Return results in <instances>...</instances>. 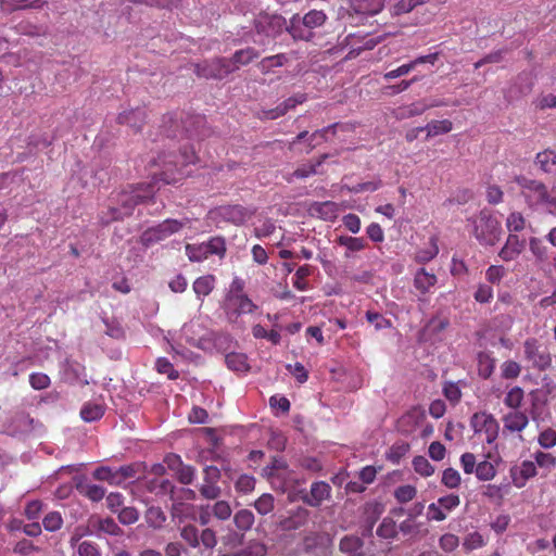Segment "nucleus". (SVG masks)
Listing matches in <instances>:
<instances>
[{
    "label": "nucleus",
    "instance_id": "4468645a",
    "mask_svg": "<svg viewBox=\"0 0 556 556\" xmlns=\"http://www.w3.org/2000/svg\"><path fill=\"white\" fill-rule=\"evenodd\" d=\"M257 306L244 293H229L226 299V311L229 317L241 314H251Z\"/></svg>",
    "mask_w": 556,
    "mask_h": 556
},
{
    "label": "nucleus",
    "instance_id": "9d476101",
    "mask_svg": "<svg viewBox=\"0 0 556 556\" xmlns=\"http://www.w3.org/2000/svg\"><path fill=\"white\" fill-rule=\"evenodd\" d=\"M525 358L531 366L539 370L544 371L552 365V357L549 353L542 350V346L536 338H528L523 342Z\"/></svg>",
    "mask_w": 556,
    "mask_h": 556
},
{
    "label": "nucleus",
    "instance_id": "3c124183",
    "mask_svg": "<svg viewBox=\"0 0 556 556\" xmlns=\"http://www.w3.org/2000/svg\"><path fill=\"white\" fill-rule=\"evenodd\" d=\"M414 470L421 477H430L434 473V467L425 456H415L413 458Z\"/></svg>",
    "mask_w": 556,
    "mask_h": 556
},
{
    "label": "nucleus",
    "instance_id": "f3484780",
    "mask_svg": "<svg viewBox=\"0 0 556 556\" xmlns=\"http://www.w3.org/2000/svg\"><path fill=\"white\" fill-rule=\"evenodd\" d=\"M525 245V240L520 239L519 236L509 233L504 247L498 252V256L505 262L513 261L521 254Z\"/></svg>",
    "mask_w": 556,
    "mask_h": 556
},
{
    "label": "nucleus",
    "instance_id": "338daca9",
    "mask_svg": "<svg viewBox=\"0 0 556 556\" xmlns=\"http://www.w3.org/2000/svg\"><path fill=\"white\" fill-rule=\"evenodd\" d=\"M539 444L543 448H552L556 445V431L552 428L543 430L538 438Z\"/></svg>",
    "mask_w": 556,
    "mask_h": 556
},
{
    "label": "nucleus",
    "instance_id": "c756f323",
    "mask_svg": "<svg viewBox=\"0 0 556 556\" xmlns=\"http://www.w3.org/2000/svg\"><path fill=\"white\" fill-rule=\"evenodd\" d=\"M225 363L227 367L237 372H247L250 369L248 357L243 353L231 352L226 354Z\"/></svg>",
    "mask_w": 556,
    "mask_h": 556
},
{
    "label": "nucleus",
    "instance_id": "1a4fd4ad",
    "mask_svg": "<svg viewBox=\"0 0 556 556\" xmlns=\"http://www.w3.org/2000/svg\"><path fill=\"white\" fill-rule=\"evenodd\" d=\"M287 27L286 18L278 14H260L254 20L255 31L266 38H277Z\"/></svg>",
    "mask_w": 556,
    "mask_h": 556
},
{
    "label": "nucleus",
    "instance_id": "13d9d810",
    "mask_svg": "<svg viewBox=\"0 0 556 556\" xmlns=\"http://www.w3.org/2000/svg\"><path fill=\"white\" fill-rule=\"evenodd\" d=\"M496 475V469L492 463L483 460L476 467V476L479 480L489 481L492 480Z\"/></svg>",
    "mask_w": 556,
    "mask_h": 556
},
{
    "label": "nucleus",
    "instance_id": "774afa93",
    "mask_svg": "<svg viewBox=\"0 0 556 556\" xmlns=\"http://www.w3.org/2000/svg\"><path fill=\"white\" fill-rule=\"evenodd\" d=\"M267 548L263 543L251 542L245 546L238 556H265Z\"/></svg>",
    "mask_w": 556,
    "mask_h": 556
},
{
    "label": "nucleus",
    "instance_id": "b1692460",
    "mask_svg": "<svg viewBox=\"0 0 556 556\" xmlns=\"http://www.w3.org/2000/svg\"><path fill=\"white\" fill-rule=\"evenodd\" d=\"M216 277L214 275L207 274L201 277H198L193 283L192 289L195 293L197 298L203 302V299L212 293L215 289Z\"/></svg>",
    "mask_w": 556,
    "mask_h": 556
},
{
    "label": "nucleus",
    "instance_id": "bf43d9fd",
    "mask_svg": "<svg viewBox=\"0 0 556 556\" xmlns=\"http://www.w3.org/2000/svg\"><path fill=\"white\" fill-rule=\"evenodd\" d=\"M441 482L448 489H456L460 485L462 478L456 469L446 468L443 470Z\"/></svg>",
    "mask_w": 556,
    "mask_h": 556
},
{
    "label": "nucleus",
    "instance_id": "ddd939ff",
    "mask_svg": "<svg viewBox=\"0 0 556 556\" xmlns=\"http://www.w3.org/2000/svg\"><path fill=\"white\" fill-rule=\"evenodd\" d=\"M459 504L460 498L457 494L441 496L435 503L428 505L427 519L429 521H443L452 510L459 506Z\"/></svg>",
    "mask_w": 556,
    "mask_h": 556
},
{
    "label": "nucleus",
    "instance_id": "412c9836",
    "mask_svg": "<svg viewBox=\"0 0 556 556\" xmlns=\"http://www.w3.org/2000/svg\"><path fill=\"white\" fill-rule=\"evenodd\" d=\"M117 121L119 124H125L134 128L135 131H140L146 121V111L143 109H135L122 112Z\"/></svg>",
    "mask_w": 556,
    "mask_h": 556
},
{
    "label": "nucleus",
    "instance_id": "a211bd4d",
    "mask_svg": "<svg viewBox=\"0 0 556 556\" xmlns=\"http://www.w3.org/2000/svg\"><path fill=\"white\" fill-rule=\"evenodd\" d=\"M308 212L313 217L333 222L338 217L339 205L332 201L314 202L309 205Z\"/></svg>",
    "mask_w": 556,
    "mask_h": 556
},
{
    "label": "nucleus",
    "instance_id": "f704fd0d",
    "mask_svg": "<svg viewBox=\"0 0 556 556\" xmlns=\"http://www.w3.org/2000/svg\"><path fill=\"white\" fill-rule=\"evenodd\" d=\"M437 242H438V239L435 237H431L429 244L426 248L419 249L416 252V254H415L416 262H418L420 264H426V263L430 262L431 260H433L439 253V248H438Z\"/></svg>",
    "mask_w": 556,
    "mask_h": 556
},
{
    "label": "nucleus",
    "instance_id": "8fccbe9b",
    "mask_svg": "<svg viewBox=\"0 0 556 556\" xmlns=\"http://www.w3.org/2000/svg\"><path fill=\"white\" fill-rule=\"evenodd\" d=\"M397 534V527L395 521L387 517L384 518L377 529V535L382 539H394Z\"/></svg>",
    "mask_w": 556,
    "mask_h": 556
},
{
    "label": "nucleus",
    "instance_id": "a878e982",
    "mask_svg": "<svg viewBox=\"0 0 556 556\" xmlns=\"http://www.w3.org/2000/svg\"><path fill=\"white\" fill-rule=\"evenodd\" d=\"M538 473L535 463L523 460L519 467L518 475L511 471L513 482L517 488L525 486L526 482Z\"/></svg>",
    "mask_w": 556,
    "mask_h": 556
},
{
    "label": "nucleus",
    "instance_id": "423d86ee",
    "mask_svg": "<svg viewBox=\"0 0 556 556\" xmlns=\"http://www.w3.org/2000/svg\"><path fill=\"white\" fill-rule=\"evenodd\" d=\"M187 222L188 219H186V222L178 219H165L159 225L144 230L140 237L141 243L144 247H151L169 238L172 235L179 232Z\"/></svg>",
    "mask_w": 556,
    "mask_h": 556
},
{
    "label": "nucleus",
    "instance_id": "4be33fe9",
    "mask_svg": "<svg viewBox=\"0 0 556 556\" xmlns=\"http://www.w3.org/2000/svg\"><path fill=\"white\" fill-rule=\"evenodd\" d=\"M384 7V0H351V9L359 15H375Z\"/></svg>",
    "mask_w": 556,
    "mask_h": 556
},
{
    "label": "nucleus",
    "instance_id": "6e6552de",
    "mask_svg": "<svg viewBox=\"0 0 556 556\" xmlns=\"http://www.w3.org/2000/svg\"><path fill=\"white\" fill-rule=\"evenodd\" d=\"M194 72L198 77L206 79H223L235 72L231 61L228 58H215L195 65Z\"/></svg>",
    "mask_w": 556,
    "mask_h": 556
},
{
    "label": "nucleus",
    "instance_id": "680f3d73",
    "mask_svg": "<svg viewBox=\"0 0 556 556\" xmlns=\"http://www.w3.org/2000/svg\"><path fill=\"white\" fill-rule=\"evenodd\" d=\"M212 514L218 520H227L232 514V509L227 501H217L212 506Z\"/></svg>",
    "mask_w": 556,
    "mask_h": 556
},
{
    "label": "nucleus",
    "instance_id": "473e14b6",
    "mask_svg": "<svg viewBox=\"0 0 556 556\" xmlns=\"http://www.w3.org/2000/svg\"><path fill=\"white\" fill-rule=\"evenodd\" d=\"M78 492L92 502H100L105 496V489L98 484L78 483Z\"/></svg>",
    "mask_w": 556,
    "mask_h": 556
},
{
    "label": "nucleus",
    "instance_id": "69168bd1",
    "mask_svg": "<svg viewBox=\"0 0 556 556\" xmlns=\"http://www.w3.org/2000/svg\"><path fill=\"white\" fill-rule=\"evenodd\" d=\"M459 545V538L453 533H445L439 539V546L446 553L454 552Z\"/></svg>",
    "mask_w": 556,
    "mask_h": 556
},
{
    "label": "nucleus",
    "instance_id": "bb28decb",
    "mask_svg": "<svg viewBox=\"0 0 556 556\" xmlns=\"http://www.w3.org/2000/svg\"><path fill=\"white\" fill-rule=\"evenodd\" d=\"M146 489L151 492L155 493L156 495H170V498L175 501L174 493H175V485L173 482L168 479L157 480V479H151L146 481Z\"/></svg>",
    "mask_w": 556,
    "mask_h": 556
},
{
    "label": "nucleus",
    "instance_id": "5701e85b",
    "mask_svg": "<svg viewBox=\"0 0 556 556\" xmlns=\"http://www.w3.org/2000/svg\"><path fill=\"white\" fill-rule=\"evenodd\" d=\"M438 104H427L425 102L418 101L408 105L400 106L394 111V116L396 119H406L414 116H419L425 113L427 110L437 106Z\"/></svg>",
    "mask_w": 556,
    "mask_h": 556
},
{
    "label": "nucleus",
    "instance_id": "79ce46f5",
    "mask_svg": "<svg viewBox=\"0 0 556 556\" xmlns=\"http://www.w3.org/2000/svg\"><path fill=\"white\" fill-rule=\"evenodd\" d=\"M450 325L447 318H441L439 316L432 317L422 329L424 334L438 336L444 331Z\"/></svg>",
    "mask_w": 556,
    "mask_h": 556
},
{
    "label": "nucleus",
    "instance_id": "4d7b16f0",
    "mask_svg": "<svg viewBox=\"0 0 556 556\" xmlns=\"http://www.w3.org/2000/svg\"><path fill=\"white\" fill-rule=\"evenodd\" d=\"M366 319L375 327L376 330H382L392 327V321L377 312L367 311Z\"/></svg>",
    "mask_w": 556,
    "mask_h": 556
},
{
    "label": "nucleus",
    "instance_id": "864d4df0",
    "mask_svg": "<svg viewBox=\"0 0 556 556\" xmlns=\"http://www.w3.org/2000/svg\"><path fill=\"white\" fill-rule=\"evenodd\" d=\"M529 248L531 253L535 256L539 262H545L548 258L547 247L543 241L536 237H532L529 240Z\"/></svg>",
    "mask_w": 556,
    "mask_h": 556
},
{
    "label": "nucleus",
    "instance_id": "6ab92c4d",
    "mask_svg": "<svg viewBox=\"0 0 556 556\" xmlns=\"http://www.w3.org/2000/svg\"><path fill=\"white\" fill-rule=\"evenodd\" d=\"M118 470V479L121 480V485L130 479L139 480L148 472V466L144 462H134L128 465L121 466L117 468Z\"/></svg>",
    "mask_w": 556,
    "mask_h": 556
},
{
    "label": "nucleus",
    "instance_id": "5fc2aeb1",
    "mask_svg": "<svg viewBox=\"0 0 556 556\" xmlns=\"http://www.w3.org/2000/svg\"><path fill=\"white\" fill-rule=\"evenodd\" d=\"M408 451L409 445L407 443H395L390 447L389 452L387 453V459L390 460L392 464L397 465Z\"/></svg>",
    "mask_w": 556,
    "mask_h": 556
},
{
    "label": "nucleus",
    "instance_id": "2f4dec72",
    "mask_svg": "<svg viewBox=\"0 0 556 556\" xmlns=\"http://www.w3.org/2000/svg\"><path fill=\"white\" fill-rule=\"evenodd\" d=\"M525 400V390L521 387L515 386L509 389L504 397V405L510 410L520 409Z\"/></svg>",
    "mask_w": 556,
    "mask_h": 556
},
{
    "label": "nucleus",
    "instance_id": "a18cd8bd",
    "mask_svg": "<svg viewBox=\"0 0 556 556\" xmlns=\"http://www.w3.org/2000/svg\"><path fill=\"white\" fill-rule=\"evenodd\" d=\"M186 254L191 262H202L208 257L205 242L186 245Z\"/></svg>",
    "mask_w": 556,
    "mask_h": 556
},
{
    "label": "nucleus",
    "instance_id": "c03bdc74",
    "mask_svg": "<svg viewBox=\"0 0 556 556\" xmlns=\"http://www.w3.org/2000/svg\"><path fill=\"white\" fill-rule=\"evenodd\" d=\"M176 479L184 485H189L193 483L197 469L188 464H182L177 470L174 471Z\"/></svg>",
    "mask_w": 556,
    "mask_h": 556
},
{
    "label": "nucleus",
    "instance_id": "cd10ccee",
    "mask_svg": "<svg viewBox=\"0 0 556 556\" xmlns=\"http://www.w3.org/2000/svg\"><path fill=\"white\" fill-rule=\"evenodd\" d=\"M534 163L542 172L553 173L556 169V151L546 149L536 153Z\"/></svg>",
    "mask_w": 556,
    "mask_h": 556
},
{
    "label": "nucleus",
    "instance_id": "052dcab7",
    "mask_svg": "<svg viewBox=\"0 0 556 556\" xmlns=\"http://www.w3.org/2000/svg\"><path fill=\"white\" fill-rule=\"evenodd\" d=\"M443 394L453 405L458 404L462 399V390L457 382H445Z\"/></svg>",
    "mask_w": 556,
    "mask_h": 556
},
{
    "label": "nucleus",
    "instance_id": "a19ab883",
    "mask_svg": "<svg viewBox=\"0 0 556 556\" xmlns=\"http://www.w3.org/2000/svg\"><path fill=\"white\" fill-rule=\"evenodd\" d=\"M430 0H399L393 7H392V14L393 15H402L412 12L414 9H416L419 5L428 3Z\"/></svg>",
    "mask_w": 556,
    "mask_h": 556
},
{
    "label": "nucleus",
    "instance_id": "20e7f679",
    "mask_svg": "<svg viewBox=\"0 0 556 556\" xmlns=\"http://www.w3.org/2000/svg\"><path fill=\"white\" fill-rule=\"evenodd\" d=\"M327 15L320 10H311L304 16L294 14L289 22L287 31L294 40L311 41L314 37L313 30L325 24Z\"/></svg>",
    "mask_w": 556,
    "mask_h": 556
},
{
    "label": "nucleus",
    "instance_id": "393cba45",
    "mask_svg": "<svg viewBox=\"0 0 556 556\" xmlns=\"http://www.w3.org/2000/svg\"><path fill=\"white\" fill-rule=\"evenodd\" d=\"M260 52L252 48L247 47L244 49L237 50L229 61H231L232 67L237 71L240 66H245L252 63L254 60L258 59Z\"/></svg>",
    "mask_w": 556,
    "mask_h": 556
},
{
    "label": "nucleus",
    "instance_id": "4c0bfd02",
    "mask_svg": "<svg viewBox=\"0 0 556 556\" xmlns=\"http://www.w3.org/2000/svg\"><path fill=\"white\" fill-rule=\"evenodd\" d=\"M288 61L285 53H278L275 55L266 56L258 63V68L262 73H268L273 67L283 66Z\"/></svg>",
    "mask_w": 556,
    "mask_h": 556
},
{
    "label": "nucleus",
    "instance_id": "39448f33",
    "mask_svg": "<svg viewBox=\"0 0 556 556\" xmlns=\"http://www.w3.org/2000/svg\"><path fill=\"white\" fill-rule=\"evenodd\" d=\"M515 181L520 187L521 193L530 206L556 204V201L549 198L547 188L542 181L529 179L525 176H517Z\"/></svg>",
    "mask_w": 556,
    "mask_h": 556
},
{
    "label": "nucleus",
    "instance_id": "f03ea898",
    "mask_svg": "<svg viewBox=\"0 0 556 556\" xmlns=\"http://www.w3.org/2000/svg\"><path fill=\"white\" fill-rule=\"evenodd\" d=\"M195 159V152L191 147H185L179 155H163L159 159L162 166L161 172L153 173L154 182L176 184L185 176L182 168L194 163Z\"/></svg>",
    "mask_w": 556,
    "mask_h": 556
},
{
    "label": "nucleus",
    "instance_id": "0eeeda50",
    "mask_svg": "<svg viewBox=\"0 0 556 556\" xmlns=\"http://www.w3.org/2000/svg\"><path fill=\"white\" fill-rule=\"evenodd\" d=\"M470 426L475 434H483L488 444L495 443L498 432L500 424L495 417L486 412H477L470 418Z\"/></svg>",
    "mask_w": 556,
    "mask_h": 556
},
{
    "label": "nucleus",
    "instance_id": "6e6d98bb",
    "mask_svg": "<svg viewBox=\"0 0 556 556\" xmlns=\"http://www.w3.org/2000/svg\"><path fill=\"white\" fill-rule=\"evenodd\" d=\"M155 369L159 374L166 375L168 379L175 380L179 377L173 364L165 357H159L155 362Z\"/></svg>",
    "mask_w": 556,
    "mask_h": 556
},
{
    "label": "nucleus",
    "instance_id": "58836bf2",
    "mask_svg": "<svg viewBox=\"0 0 556 556\" xmlns=\"http://www.w3.org/2000/svg\"><path fill=\"white\" fill-rule=\"evenodd\" d=\"M103 414V406L96 403H86L80 410L81 418L87 422L99 420Z\"/></svg>",
    "mask_w": 556,
    "mask_h": 556
},
{
    "label": "nucleus",
    "instance_id": "dca6fc26",
    "mask_svg": "<svg viewBox=\"0 0 556 556\" xmlns=\"http://www.w3.org/2000/svg\"><path fill=\"white\" fill-rule=\"evenodd\" d=\"M504 429L508 432H521L529 425V417L525 410H510L502 417Z\"/></svg>",
    "mask_w": 556,
    "mask_h": 556
},
{
    "label": "nucleus",
    "instance_id": "2eb2a0df",
    "mask_svg": "<svg viewBox=\"0 0 556 556\" xmlns=\"http://www.w3.org/2000/svg\"><path fill=\"white\" fill-rule=\"evenodd\" d=\"M331 495V486L325 481H316L311 485L309 493L303 496V502L311 507H318Z\"/></svg>",
    "mask_w": 556,
    "mask_h": 556
},
{
    "label": "nucleus",
    "instance_id": "f257e3e1",
    "mask_svg": "<svg viewBox=\"0 0 556 556\" xmlns=\"http://www.w3.org/2000/svg\"><path fill=\"white\" fill-rule=\"evenodd\" d=\"M153 195L154 187L152 184L147 185L144 189L140 185L130 191H123L117 195V202L121 207H109L106 213H102L101 222L110 224L123 219L125 216L132 214L136 205L148 202Z\"/></svg>",
    "mask_w": 556,
    "mask_h": 556
},
{
    "label": "nucleus",
    "instance_id": "e433bc0d",
    "mask_svg": "<svg viewBox=\"0 0 556 556\" xmlns=\"http://www.w3.org/2000/svg\"><path fill=\"white\" fill-rule=\"evenodd\" d=\"M425 127L427 131V138H430L450 132L453 128V124L450 119L431 121Z\"/></svg>",
    "mask_w": 556,
    "mask_h": 556
},
{
    "label": "nucleus",
    "instance_id": "ea45409f",
    "mask_svg": "<svg viewBox=\"0 0 556 556\" xmlns=\"http://www.w3.org/2000/svg\"><path fill=\"white\" fill-rule=\"evenodd\" d=\"M236 527L241 531H248L254 523V515L249 509H240L233 516Z\"/></svg>",
    "mask_w": 556,
    "mask_h": 556
},
{
    "label": "nucleus",
    "instance_id": "37998d69",
    "mask_svg": "<svg viewBox=\"0 0 556 556\" xmlns=\"http://www.w3.org/2000/svg\"><path fill=\"white\" fill-rule=\"evenodd\" d=\"M205 245L208 256L217 255L219 258H223L226 255V241L220 236L212 237L208 241L205 242Z\"/></svg>",
    "mask_w": 556,
    "mask_h": 556
},
{
    "label": "nucleus",
    "instance_id": "e2e57ef3",
    "mask_svg": "<svg viewBox=\"0 0 556 556\" xmlns=\"http://www.w3.org/2000/svg\"><path fill=\"white\" fill-rule=\"evenodd\" d=\"M521 372V366L515 361H505L501 365V374L504 379H516Z\"/></svg>",
    "mask_w": 556,
    "mask_h": 556
},
{
    "label": "nucleus",
    "instance_id": "7ed1b4c3",
    "mask_svg": "<svg viewBox=\"0 0 556 556\" xmlns=\"http://www.w3.org/2000/svg\"><path fill=\"white\" fill-rule=\"evenodd\" d=\"M471 235L482 245H494L501 238L502 227L497 218L489 211L482 210L477 216L468 219Z\"/></svg>",
    "mask_w": 556,
    "mask_h": 556
},
{
    "label": "nucleus",
    "instance_id": "de8ad7c7",
    "mask_svg": "<svg viewBox=\"0 0 556 556\" xmlns=\"http://www.w3.org/2000/svg\"><path fill=\"white\" fill-rule=\"evenodd\" d=\"M394 498L400 504H405L414 500L417 495V489L410 484L400 485L394 490Z\"/></svg>",
    "mask_w": 556,
    "mask_h": 556
},
{
    "label": "nucleus",
    "instance_id": "c85d7f7f",
    "mask_svg": "<svg viewBox=\"0 0 556 556\" xmlns=\"http://www.w3.org/2000/svg\"><path fill=\"white\" fill-rule=\"evenodd\" d=\"M364 543L363 540L356 535H345L340 540L339 549L344 554H351L352 556H365L359 551Z\"/></svg>",
    "mask_w": 556,
    "mask_h": 556
},
{
    "label": "nucleus",
    "instance_id": "c9c22d12",
    "mask_svg": "<svg viewBox=\"0 0 556 556\" xmlns=\"http://www.w3.org/2000/svg\"><path fill=\"white\" fill-rule=\"evenodd\" d=\"M313 274V266L308 264H304L300 266L293 277V287L299 291H306L309 286L306 280L308 276Z\"/></svg>",
    "mask_w": 556,
    "mask_h": 556
},
{
    "label": "nucleus",
    "instance_id": "9b49d317",
    "mask_svg": "<svg viewBox=\"0 0 556 556\" xmlns=\"http://www.w3.org/2000/svg\"><path fill=\"white\" fill-rule=\"evenodd\" d=\"M210 213L215 219L218 218L233 225H242L253 216L254 211L240 204H226L215 207Z\"/></svg>",
    "mask_w": 556,
    "mask_h": 556
},
{
    "label": "nucleus",
    "instance_id": "49530a36",
    "mask_svg": "<svg viewBox=\"0 0 556 556\" xmlns=\"http://www.w3.org/2000/svg\"><path fill=\"white\" fill-rule=\"evenodd\" d=\"M254 507L260 515H267L275 508V497L269 493L262 494L255 502Z\"/></svg>",
    "mask_w": 556,
    "mask_h": 556
},
{
    "label": "nucleus",
    "instance_id": "aec40b11",
    "mask_svg": "<svg viewBox=\"0 0 556 556\" xmlns=\"http://www.w3.org/2000/svg\"><path fill=\"white\" fill-rule=\"evenodd\" d=\"M437 281V276L433 273H429L424 267L418 269L414 276V287L421 295L429 293Z\"/></svg>",
    "mask_w": 556,
    "mask_h": 556
},
{
    "label": "nucleus",
    "instance_id": "7c9ffc66",
    "mask_svg": "<svg viewBox=\"0 0 556 556\" xmlns=\"http://www.w3.org/2000/svg\"><path fill=\"white\" fill-rule=\"evenodd\" d=\"M478 375L483 379H489L495 369V358L490 353L480 352L477 356Z\"/></svg>",
    "mask_w": 556,
    "mask_h": 556
},
{
    "label": "nucleus",
    "instance_id": "f8f14e48",
    "mask_svg": "<svg viewBox=\"0 0 556 556\" xmlns=\"http://www.w3.org/2000/svg\"><path fill=\"white\" fill-rule=\"evenodd\" d=\"M220 478L218 467L205 466L202 471V483L198 488L200 495L205 500H217L222 495V488L218 485Z\"/></svg>",
    "mask_w": 556,
    "mask_h": 556
},
{
    "label": "nucleus",
    "instance_id": "72a5a7b5",
    "mask_svg": "<svg viewBox=\"0 0 556 556\" xmlns=\"http://www.w3.org/2000/svg\"><path fill=\"white\" fill-rule=\"evenodd\" d=\"M92 476L96 480L105 481L111 485H121L117 469H113L108 466H100L93 471Z\"/></svg>",
    "mask_w": 556,
    "mask_h": 556
},
{
    "label": "nucleus",
    "instance_id": "0e129e2a",
    "mask_svg": "<svg viewBox=\"0 0 556 556\" xmlns=\"http://www.w3.org/2000/svg\"><path fill=\"white\" fill-rule=\"evenodd\" d=\"M255 483H256V481L253 476L241 475L237 479V481L235 483V488H236L237 492L248 494L254 490Z\"/></svg>",
    "mask_w": 556,
    "mask_h": 556
},
{
    "label": "nucleus",
    "instance_id": "09e8293b",
    "mask_svg": "<svg viewBox=\"0 0 556 556\" xmlns=\"http://www.w3.org/2000/svg\"><path fill=\"white\" fill-rule=\"evenodd\" d=\"M16 30L21 35L28 37H39L46 35V28L30 23L29 21H22L16 25Z\"/></svg>",
    "mask_w": 556,
    "mask_h": 556
},
{
    "label": "nucleus",
    "instance_id": "603ef678",
    "mask_svg": "<svg viewBox=\"0 0 556 556\" xmlns=\"http://www.w3.org/2000/svg\"><path fill=\"white\" fill-rule=\"evenodd\" d=\"M181 539L189 544L190 547L200 546L199 530L193 525H186L180 531Z\"/></svg>",
    "mask_w": 556,
    "mask_h": 556
}]
</instances>
